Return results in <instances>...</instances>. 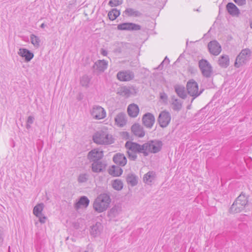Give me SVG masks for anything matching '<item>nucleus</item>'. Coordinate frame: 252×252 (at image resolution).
Returning a JSON list of instances; mask_svg holds the SVG:
<instances>
[{"label": "nucleus", "instance_id": "nucleus-27", "mask_svg": "<svg viewBox=\"0 0 252 252\" xmlns=\"http://www.w3.org/2000/svg\"><path fill=\"white\" fill-rule=\"evenodd\" d=\"M175 91L178 96L182 99H185L187 97V94L185 91V88L181 85H176L174 87Z\"/></svg>", "mask_w": 252, "mask_h": 252}, {"label": "nucleus", "instance_id": "nucleus-4", "mask_svg": "<svg viewBox=\"0 0 252 252\" xmlns=\"http://www.w3.org/2000/svg\"><path fill=\"white\" fill-rule=\"evenodd\" d=\"M248 203V197L242 192L231 205L230 208V212L232 213L241 212L244 209Z\"/></svg>", "mask_w": 252, "mask_h": 252}, {"label": "nucleus", "instance_id": "nucleus-51", "mask_svg": "<svg viewBox=\"0 0 252 252\" xmlns=\"http://www.w3.org/2000/svg\"><path fill=\"white\" fill-rule=\"evenodd\" d=\"M45 26H46V25H45L44 23H42V24L40 25V27H41V28H44Z\"/></svg>", "mask_w": 252, "mask_h": 252}, {"label": "nucleus", "instance_id": "nucleus-21", "mask_svg": "<svg viewBox=\"0 0 252 252\" xmlns=\"http://www.w3.org/2000/svg\"><path fill=\"white\" fill-rule=\"evenodd\" d=\"M226 8L228 13L232 16H238L240 13L239 9L232 2H228Z\"/></svg>", "mask_w": 252, "mask_h": 252}, {"label": "nucleus", "instance_id": "nucleus-38", "mask_svg": "<svg viewBox=\"0 0 252 252\" xmlns=\"http://www.w3.org/2000/svg\"><path fill=\"white\" fill-rule=\"evenodd\" d=\"M89 175L87 173H82L79 175L77 181L79 183H84L87 182L89 179Z\"/></svg>", "mask_w": 252, "mask_h": 252}, {"label": "nucleus", "instance_id": "nucleus-39", "mask_svg": "<svg viewBox=\"0 0 252 252\" xmlns=\"http://www.w3.org/2000/svg\"><path fill=\"white\" fill-rule=\"evenodd\" d=\"M30 39L31 43L34 47H38L40 45V40L39 38L33 34L31 35Z\"/></svg>", "mask_w": 252, "mask_h": 252}, {"label": "nucleus", "instance_id": "nucleus-1", "mask_svg": "<svg viewBox=\"0 0 252 252\" xmlns=\"http://www.w3.org/2000/svg\"><path fill=\"white\" fill-rule=\"evenodd\" d=\"M125 147L127 150L128 157L131 160H136L137 158V153H142L144 157L148 156L147 153L145 151L144 144L140 145L132 141H127Z\"/></svg>", "mask_w": 252, "mask_h": 252}, {"label": "nucleus", "instance_id": "nucleus-18", "mask_svg": "<svg viewBox=\"0 0 252 252\" xmlns=\"http://www.w3.org/2000/svg\"><path fill=\"white\" fill-rule=\"evenodd\" d=\"M115 123L120 127H123L127 123L126 114L124 112L118 114L115 118Z\"/></svg>", "mask_w": 252, "mask_h": 252}, {"label": "nucleus", "instance_id": "nucleus-33", "mask_svg": "<svg viewBox=\"0 0 252 252\" xmlns=\"http://www.w3.org/2000/svg\"><path fill=\"white\" fill-rule=\"evenodd\" d=\"M218 62L220 66L226 67L229 65V59L227 55H222L220 58Z\"/></svg>", "mask_w": 252, "mask_h": 252}, {"label": "nucleus", "instance_id": "nucleus-34", "mask_svg": "<svg viewBox=\"0 0 252 252\" xmlns=\"http://www.w3.org/2000/svg\"><path fill=\"white\" fill-rule=\"evenodd\" d=\"M124 13L128 16L139 17L141 15V13L138 11L131 8H126L124 12Z\"/></svg>", "mask_w": 252, "mask_h": 252}, {"label": "nucleus", "instance_id": "nucleus-13", "mask_svg": "<svg viewBox=\"0 0 252 252\" xmlns=\"http://www.w3.org/2000/svg\"><path fill=\"white\" fill-rule=\"evenodd\" d=\"M210 53L214 55H218L221 51V47L219 43L216 40L210 41L208 44Z\"/></svg>", "mask_w": 252, "mask_h": 252}, {"label": "nucleus", "instance_id": "nucleus-42", "mask_svg": "<svg viewBox=\"0 0 252 252\" xmlns=\"http://www.w3.org/2000/svg\"><path fill=\"white\" fill-rule=\"evenodd\" d=\"M122 4L119 0H110L109 1L108 5L111 7H115Z\"/></svg>", "mask_w": 252, "mask_h": 252}, {"label": "nucleus", "instance_id": "nucleus-32", "mask_svg": "<svg viewBox=\"0 0 252 252\" xmlns=\"http://www.w3.org/2000/svg\"><path fill=\"white\" fill-rule=\"evenodd\" d=\"M122 211L121 207L119 206H113L108 212V216L111 218L117 216Z\"/></svg>", "mask_w": 252, "mask_h": 252}, {"label": "nucleus", "instance_id": "nucleus-12", "mask_svg": "<svg viewBox=\"0 0 252 252\" xmlns=\"http://www.w3.org/2000/svg\"><path fill=\"white\" fill-rule=\"evenodd\" d=\"M107 66L108 62L105 60H98L93 66L94 69V72L96 73H102L106 69Z\"/></svg>", "mask_w": 252, "mask_h": 252}, {"label": "nucleus", "instance_id": "nucleus-40", "mask_svg": "<svg viewBox=\"0 0 252 252\" xmlns=\"http://www.w3.org/2000/svg\"><path fill=\"white\" fill-rule=\"evenodd\" d=\"M34 118L32 116H30L28 117L26 122V128L29 129L31 127V125L33 123Z\"/></svg>", "mask_w": 252, "mask_h": 252}, {"label": "nucleus", "instance_id": "nucleus-8", "mask_svg": "<svg viewBox=\"0 0 252 252\" xmlns=\"http://www.w3.org/2000/svg\"><path fill=\"white\" fill-rule=\"evenodd\" d=\"M250 55L251 51L249 49L242 50L236 59L234 66L238 68L243 65L249 60Z\"/></svg>", "mask_w": 252, "mask_h": 252}, {"label": "nucleus", "instance_id": "nucleus-45", "mask_svg": "<svg viewBox=\"0 0 252 252\" xmlns=\"http://www.w3.org/2000/svg\"><path fill=\"white\" fill-rule=\"evenodd\" d=\"M3 242V232L2 227L0 226V246H1Z\"/></svg>", "mask_w": 252, "mask_h": 252}, {"label": "nucleus", "instance_id": "nucleus-17", "mask_svg": "<svg viewBox=\"0 0 252 252\" xmlns=\"http://www.w3.org/2000/svg\"><path fill=\"white\" fill-rule=\"evenodd\" d=\"M113 161L118 165L124 166L127 162V159L123 154L117 153L113 158Z\"/></svg>", "mask_w": 252, "mask_h": 252}, {"label": "nucleus", "instance_id": "nucleus-25", "mask_svg": "<svg viewBox=\"0 0 252 252\" xmlns=\"http://www.w3.org/2000/svg\"><path fill=\"white\" fill-rule=\"evenodd\" d=\"M123 172V169L119 165H113L109 170V173L114 177L121 176Z\"/></svg>", "mask_w": 252, "mask_h": 252}, {"label": "nucleus", "instance_id": "nucleus-15", "mask_svg": "<svg viewBox=\"0 0 252 252\" xmlns=\"http://www.w3.org/2000/svg\"><path fill=\"white\" fill-rule=\"evenodd\" d=\"M155 122V118L154 115L151 113L145 114L142 118L143 125L148 128H151Z\"/></svg>", "mask_w": 252, "mask_h": 252}, {"label": "nucleus", "instance_id": "nucleus-29", "mask_svg": "<svg viewBox=\"0 0 252 252\" xmlns=\"http://www.w3.org/2000/svg\"><path fill=\"white\" fill-rule=\"evenodd\" d=\"M111 185L112 188L116 190L120 191L123 188L124 184L122 181L117 179L112 181Z\"/></svg>", "mask_w": 252, "mask_h": 252}, {"label": "nucleus", "instance_id": "nucleus-11", "mask_svg": "<svg viewBox=\"0 0 252 252\" xmlns=\"http://www.w3.org/2000/svg\"><path fill=\"white\" fill-rule=\"evenodd\" d=\"M158 124L161 127H166L169 124L171 121V115L167 111H161L158 119Z\"/></svg>", "mask_w": 252, "mask_h": 252}, {"label": "nucleus", "instance_id": "nucleus-6", "mask_svg": "<svg viewBox=\"0 0 252 252\" xmlns=\"http://www.w3.org/2000/svg\"><path fill=\"white\" fill-rule=\"evenodd\" d=\"M186 88L188 94L193 97L191 102L202 92V91H198V84L193 79H190L187 82Z\"/></svg>", "mask_w": 252, "mask_h": 252}, {"label": "nucleus", "instance_id": "nucleus-14", "mask_svg": "<svg viewBox=\"0 0 252 252\" xmlns=\"http://www.w3.org/2000/svg\"><path fill=\"white\" fill-rule=\"evenodd\" d=\"M117 29L123 31H138L141 29V26L132 23H124L119 24Z\"/></svg>", "mask_w": 252, "mask_h": 252}, {"label": "nucleus", "instance_id": "nucleus-30", "mask_svg": "<svg viewBox=\"0 0 252 252\" xmlns=\"http://www.w3.org/2000/svg\"><path fill=\"white\" fill-rule=\"evenodd\" d=\"M156 174L153 171H149L145 174L143 177L144 182L148 184H151L155 179Z\"/></svg>", "mask_w": 252, "mask_h": 252}, {"label": "nucleus", "instance_id": "nucleus-44", "mask_svg": "<svg viewBox=\"0 0 252 252\" xmlns=\"http://www.w3.org/2000/svg\"><path fill=\"white\" fill-rule=\"evenodd\" d=\"M39 219V221L41 223H44L45 222L46 220H47V217H45L43 214H41V216H36Z\"/></svg>", "mask_w": 252, "mask_h": 252}, {"label": "nucleus", "instance_id": "nucleus-36", "mask_svg": "<svg viewBox=\"0 0 252 252\" xmlns=\"http://www.w3.org/2000/svg\"><path fill=\"white\" fill-rule=\"evenodd\" d=\"M91 81V77L87 75H84L81 77L80 83L81 86L85 87H89Z\"/></svg>", "mask_w": 252, "mask_h": 252}, {"label": "nucleus", "instance_id": "nucleus-49", "mask_svg": "<svg viewBox=\"0 0 252 252\" xmlns=\"http://www.w3.org/2000/svg\"><path fill=\"white\" fill-rule=\"evenodd\" d=\"M169 62H170V61H169V59L167 57H166L165 58V59H164V60L162 61V63H166V64H168L169 63Z\"/></svg>", "mask_w": 252, "mask_h": 252}, {"label": "nucleus", "instance_id": "nucleus-28", "mask_svg": "<svg viewBox=\"0 0 252 252\" xmlns=\"http://www.w3.org/2000/svg\"><path fill=\"white\" fill-rule=\"evenodd\" d=\"M171 104L173 105V109L175 111H180L182 107V102L175 95L171 96Z\"/></svg>", "mask_w": 252, "mask_h": 252}, {"label": "nucleus", "instance_id": "nucleus-31", "mask_svg": "<svg viewBox=\"0 0 252 252\" xmlns=\"http://www.w3.org/2000/svg\"><path fill=\"white\" fill-rule=\"evenodd\" d=\"M101 231V226L100 223H96L91 227L90 233L94 236H96L100 234Z\"/></svg>", "mask_w": 252, "mask_h": 252}, {"label": "nucleus", "instance_id": "nucleus-43", "mask_svg": "<svg viewBox=\"0 0 252 252\" xmlns=\"http://www.w3.org/2000/svg\"><path fill=\"white\" fill-rule=\"evenodd\" d=\"M160 98L164 103H167L168 96L164 92H161L159 94Z\"/></svg>", "mask_w": 252, "mask_h": 252}, {"label": "nucleus", "instance_id": "nucleus-19", "mask_svg": "<svg viewBox=\"0 0 252 252\" xmlns=\"http://www.w3.org/2000/svg\"><path fill=\"white\" fill-rule=\"evenodd\" d=\"M133 134L139 137H143L145 135L143 127L138 124H134L131 127Z\"/></svg>", "mask_w": 252, "mask_h": 252}, {"label": "nucleus", "instance_id": "nucleus-46", "mask_svg": "<svg viewBox=\"0 0 252 252\" xmlns=\"http://www.w3.org/2000/svg\"><path fill=\"white\" fill-rule=\"evenodd\" d=\"M233 0L238 5H243L246 4V0Z\"/></svg>", "mask_w": 252, "mask_h": 252}, {"label": "nucleus", "instance_id": "nucleus-22", "mask_svg": "<svg viewBox=\"0 0 252 252\" xmlns=\"http://www.w3.org/2000/svg\"><path fill=\"white\" fill-rule=\"evenodd\" d=\"M90 203V200L85 196H81L79 200L74 204V208L78 210L81 207H87Z\"/></svg>", "mask_w": 252, "mask_h": 252}, {"label": "nucleus", "instance_id": "nucleus-48", "mask_svg": "<svg viewBox=\"0 0 252 252\" xmlns=\"http://www.w3.org/2000/svg\"><path fill=\"white\" fill-rule=\"evenodd\" d=\"M101 54L104 56H106L107 55V52L104 49H101L100 51Z\"/></svg>", "mask_w": 252, "mask_h": 252}, {"label": "nucleus", "instance_id": "nucleus-20", "mask_svg": "<svg viewBox=\"0 0 252 252\" xmlns=\"http://www.w3.org/2000/svg\"><path fill=\"white\" fill-rule=\"evenodd\" d=\"M18 54L19 56L25 58L26 62H30L33 58V54L26 48H20Z\"/></svg>", "mask_w": 252, "mask_h": 252}, {"label": "nucleus", "instance_id": "nucleus-26", "mask_svg": "<svg viewBox=\"0 0 252 252\" xmlns=\"http://www.w3.org/2000/svg\"><path fill=\"white\" fill-rule=\"evenodd\" d=\"M126 181L128 184L134 187L138 183V177L133 173H129L126 177Z\"/></svg>", "mask_w": 252, "mask_h": 252}, {"label": "nucleus", "instance_id": "nucleus-16", "mask_svg": "<svg viewBox=\"0 0 252 252\" xmlns=\"http://www.w3.org/2000/svg\"><path fill=\"white\" fill-rule=\"evenodd\" d=\"M103 157V153L102 151L97 149H94L91 150L88 154V158L90 160L99 161V160Z\"/></svg>", "mask_w": 252, "mask_h": 252}, {"label": "nucleus", "instance_id": "nucleus-3", "mask_svg": "<svg viewBox=\"0 0 252 252\" xmlns=\"http://www.w3.org/2000/svg\"><path fill=\"white\" fill-rule=\"evenodd\" d=\"M110 202V196L107 193H102L94 200L93 207L95 211L101 213L108 208Z\"/></svg>", "mask_w": 252, "mask_h": 252}, {"label": "nucleus", "instance_id": "nucleus-10", "mask_svg": "<svg viewBox=\"0 0 252 252\" xmlns=\"http://www.w3.org/2000/svg\"><path fill=\"white\" fill-rule=\"evenodd\" d=\"M134 73L131 70H124L117 73V78L120 81L128 82L134 78Z\"/></svg>", "mask_w": 252, "mask_h": 252}, {"label": "nucleus", "instance_id": "nucleus-5", "mask_svg": "<svg viewBox=\"0 0 252 252\" xmlns=\"http://www.w3.org/2000/svg\"><path fill=\"white\" fill-rule=\"evenodd\" d=\"M162 142L159 140H154L148 141L144 144L145 151L148 156L150 153L156 154L159 152L162 147Z\"/></svg>", "mask_w": 252, "mask_h": 252}, {"label": "nucleus", "instance_id": "nucleus-47", "mask_svg": "<svg viewBox=\"0 0 252 252\" xmlns=\"http://www.w3.org/2000/svg\"><path fill=\"white\" fill-rule=\"evenodd\" d=\"M78 252H93V251L91 248L87 247L85 249H81Z\"/></svg>", "mask_w": 252, "mask_h": 252}, {"label": "nucleus", "instance_id": "nucleus-7", "mask_svg": "<svg viewBox=\"0 0 252 252\" xmlns=\"http://www.w3.org/2000/svg\"><path fill=\"white\" fill-rule=\"evenodd\" d=\"M198 65L204 77L209 78L211 76L213 69L211 64L207 60L205 59L200 60L198 62Z\"/></svg>", "mask_w": 252, "mask_h": 252}, {"label": "nucleus", "instance_id": "nucleus-35", "mask_svg": "<svg viewBox=\"0 0 252 252\" xmlns=\"http://www.w3.org/2000/svg\"><path fill=\"white\" fill-rule=\"evenodd\" d=\"M120 15V10L116 8H113L108 13V16L110 20H115Z\"/></svg>", "mask_w": 252, "mask_h": 252}, {"label": "nucleus", "instance_id": "nucleus-41", "mask_svg": "<svg viewBox=\"0 0 252 252\" xmlns=\"http://www.w3.org/2000/svg\"><path fill=\"white\" fill-rule=\"evenodd\" d=\"M121 94L129 96L130 94V90L126 87H123L120 90Z\"/></svg>", "mask_w": 252, "mask_h": 252}, {"label": "nucleus", "instance_id": "nucleus-37", "mask_svg": "<svg viewBox=\"0 0 252 252\" xmlns=\"http://www.w3.org/2000/svg\"><path fill=\"white\" fill-rule=\"evenodd\" d=\"M44 205L43 203L38 204L36 205L33 210V213L35 216H41L43 209Z\"/></svg>", "mask_w": 252, "mask_h": 252}, {"label": "nucleus", "instance_id": "nucleus-23", "mask_svg": "<svg viewBox=\"0 0 252 252\" xmlns=\"http://www.w3.org/2000/svg\"><path fill=\"white\" fill-rule=\"evenodd\" d=\"M139 107L135 104H130L127 108V113L131 117H136L139 113Z\"/></svg>", "mask_w": 252, "mask_h": 252}, {"label": "nucleus", "instance_id": "nucleus-2", "mask_svg": "<svg viewBox=\"0 0 252 252\" xmlns=\"http://www.w3.org/2000/svg\"><path fill=\"white\" fill-rule=\"evenodd\" d=\"M93 139L94 143L100 145H109L114 142L112 136L109 134L106 128L96 131L94 134Z\"/></svg>", "mask_w": 252, "mask_h": 252}, {"label": "nucleus", "instance_id": "nucleus-24", "mask_svg": "<svg viewBox=\"0 0 252 252\" xmlns=\"http://www.w3.org/2000/svg\"><path fill=\"white\" fill-rule=\"evenodd\" d=\"M105 167V165L100 161H94L92 164V171L95 173L102 172Z\"/></svg>", "mask_w": 252, "mask_h": 252}, {"label": "nucleus", "instance_id": "nucleus-50", "mask_svg": "<svg viewBox=\"0 0 252 252\" xmlns=\"http://www.w3.org/2000/svg\"><path fill=\"white\" fill-rule=\"evenodd\" d=\"M164 63H162V62L160 63V64L158 65V67H157V69L161 70L162 69Z\"/></svg>", "mask_w": 252, "mask_h": 252}, {"label": "nucleus", "instance_id": "nucleus-9", "mask_svg": "<svg viewBox=\"0 0 252 252\" xmlns=\"http://www.w3.org/2000/svg\"><path fill=\"white\" fill-rule=\"evenodd\" d=\"M91 116L94 119L101 120L106 116V112L105 109L100 106L94 105L90 111Z\"/></svg>", "mask_w": 252, "mask_h": 252}, {"label": "nucleus", "instance_id": "nucleus-52", "mask_svg": "<svg viewBox=\"0 0 252 252\" xmlns=\"http://www.w3.org/2000/svg\"><path fill=\"white\" fill-rule=\"evenodd\" d=\"M252 1V0H251Z\"/></svg>", "mask_w": 252, "mask_h": 252}]
</instances>
